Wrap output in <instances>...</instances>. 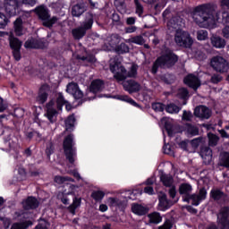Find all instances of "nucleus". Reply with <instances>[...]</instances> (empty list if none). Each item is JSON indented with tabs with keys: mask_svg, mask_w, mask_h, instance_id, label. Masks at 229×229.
<instances>
[{
	"mask_svg": "<svg viewBox=\"0 0 229 229\" xmlns=\"http://www.w3.org/2000/svg\"><path fill=\"white\" fill-rule=\"evenodd\" d=\"M217 6L215 4L208 3L198 5L191 11V18L199 28L208 29L216 22L220 24H229L228 12H216Z\"/></svg>",
	"mask_w": 229,
	"mask_h": 229,
	"instance_id": "1",
	"label": "nucleus"
},
{
	"mask_svg": "<svg viewBox=\"0 0 229 229\" xmlns=\"http://www.w3.org/2000/svg\"><path fill=\"white\" fill-rule=\"evenodd\" d=\"M179 60L180 56L174 53L172 48L164 47L163 49H161V55L157 57L156 61L153 63L151 73L156 75L158 69L171 70L176 65V63H178Z\"/></svg>",
	"mask_w": 229,
	"mask_h": 229,
	"instance_id": "2",
	"label": "nucleus"
},
{
	"mask_svg": "<svg viewBox=\"0 0 229 229\" xmlns=\"http://www.w3.org/2000/svg\"><path fill=\"white\" fill-rule=\"evenodd\" d=\"M55 182L57 184H64L63 190L61 192L57 193V200H61L64 205H69V196L74 194L77 189H79L78 185L72 184L71 182H74V179L69 176H55Z\"/></svg>",
	"mask_w": 229,
	"mask_h": 229,
	"instance_id": "3",
	"label": "nucleus"
},
{
	"mask_svg": "<svg viewBox=\"0 0 229 229\" xmlns=\"http://www.w3.org/2000/svg\"><path fill=\"white\" fill-rule=\"evenodd\" d=\"M75 145L73 134H68L64 137L63 143L64 155L66 157V161L72 165L74 164L76 157H78V149L74 147Z\"/></svg>",
	"mask_w": 229,
	"mask_h": 229,
	"instance_id": "4",
	"label": "nucleus"
},
{
	"mask_svg": "<svg viewBox=\"0 0 229 229\" xmlns=\"http://www.w3.org/2000/svg\"><path fill=\"white\" fill-rule=\"evenodd\" d=\"M35 15L38 16V20L42 21V26L47 29H51L56 22H58V17L49 14V9L46 5H38L34 9Z\"/></svg>",
	"mask_w": 229,
	"mask_h": 229,
	"instance_id": "5",
	"label": "nucleus"
},
{
	"mask_svg": "<svg viewBox=\"0 0 229 229\" xmlns=\"http://www.w3.org/2000/svg\"><path fill=\"white\" fill-rule=\"evenodd\" d=\"M210 67L217 73L224 74L227 73L229 71V63L226 59H225V57L216 55L211 57Z\"/></svg>",
	"mask_w": 229,
	"mask_h": 229,
	"instance_id": "6",
	"label": "nucleus"
},
{
	"mask_svg": "<svg viewBox=\"0 0 229 229\" xmlns=\"http://www.w3.org/2000/svg\"><path fill=\"white\" fill-rule=\"evenodd\" d=\"M94 19L93 16H89L86 21L82 22L81 26L72 30V35L74 40H81L87 34V30H90L93 28Z\"/></svg>",
	"mask_w": 229,
	"mask_h": 229,
	"instance_id": "7",
	"label": "nucleus"
},
{
	"mask_svg": "<svg viewBox=\"0 0 229 229\" xmlns=\"http://www.w3.org/2000/svg\"><path fill=\"white\" fill-rule=\"evenodd\" d=\"M174 40L178 47H182L183 48H191L193 45V40L190 33L184 30H176Z\"/></svg>",
	"mask_w": 229,
	"mask_h": 229,
	"instance_id": "8",
	"label": "nucleus"
},
{
	"mask_svg": "<svg viewBox=\"0 0 229 229\" xmlns=\"http://www.w3.org/2000/svg\"><path fill=\"white\" fill-rule=\"evenodd\" d=\"M9 47L12 49L13 58L14 61L19 62L21 60V47L22 41L20 40L18 38L14 37L13 34L9 35Z\"/></svg>",
	"mask_w": 229,
	"mask_h": 229,
	"instance_id": "9",
	"label": "nucleus"
},
{
	"mask_svg": "<svg viewBox=\"0 0 229 229\" xmlns=\"http://www.w3.org/2000/svg\"><path fill=\"white\" fill-rule=\"evenodd\" d=\"M4 12L10 17L20 15L22 13V4L19 0H4Z\"/></svg>",
	"mask_w": 229,
	"mask_h": 229,
	"instance_id": "10",
	"label": "nucleus"
},
{
	"mask_svg": "<svg viewBox=\"0 0 229 229\" xmlns=\"http://www.w3.org/2000/svg\"><path fill=\"white\" fill-rule=\"evenodd\" d=\"M217 225L220 229H229V207L224 206L218 211Z\"/></svg>",
	"mask_w": 229,
	"mask_h": 229,
	"instance_id": "11",
	"label": "nucleus"
},
{
	"mask_svg": "<svg viewBox=\"0 0 229 229\" xmlns=\"http://www.w3.org/2000/svg\"><path fill=\"white\" fill-rule=\"evenodd\" d=\"M51 90V88L48 84L44 83L39 87V89H38V96L36 98L37 103L38 105H44L48 100L49 91Z\"/></svg>",
	"mask_w": 229,
	"mask_h": 229,
	"instance_id": "12",
	"label": "nucleus"
},
{
	"mask_svg": "<svg viewBox=\"0 0 229 229\" xmlns=\"http://www.w3.org/2000/svg\"><path fill=\"white\" fill-rule=\"evenodd\" d=\"M25 49H46L47 42L45 40L30 38L24 43Z\"/></svg>",
	"mask_w": 229,
	"mask_h": 229,
	"instance_id": "13",
	"label": "nucleus"
},
{
	"mask_svg": "<svg viewBox=\"0 0 229 229\" xmlns=\"http://www.w3.org/2000/svg\"><path fill=\"white\" fill-rule=\"evenodd\" d=\"M66 92L72 94L76 100L83 98V91L79 88L78 82H69L66 86Z\"/></svg>",
	"mask_w": 229,
	"mask_h": 229,
	"instance_id": "14",
	"label": "nucleus"
},
{
	"mask_svg": "<svg viewBox=\"0 0 229 229\" xmlns=\"http://www.w3.org/2000/svg\"><path fill=\"white\" fill-rule=\"evenodd\" d=\"M21 205H22V208L25 211L36 210L39 207V201L36 197L29 196L27 197V199L22 200Z\"/></svg>",
	"mask_w": 229,
	"mask_h": 229,
	"instance_id": "15",
	"label": "nucleus"
},
{
	"mask_svg": "<svg viewBox=\"0 0 229 229\" xmlns=\"http://www.w3.org/2000/svg\"><path fill=\"white\" fill-rule=\"evenodd\" d=\"M193 115L200 119H208L212 116V111L206 106H199L195 107Z\"/></svg>",
	"mask_w": 229,
	"mask_h": 229,
	"instance_id": "16",
	"label": "nucleus"
},
{
	"mask_svg": "<svg viewBox=\"0 0 229 229\" xmlns=\"http://www.w3.org/2000/svg\"><path fill=\"white\" fill-rule=\"evenodd\" d=\"M183 83L193 90H197L200 87V80L193 74L186 75L183 78Z\"/></svg>",
	"mask_w": 229,
	"mask_h": 229,
	"instance_id": "17",
	"label": "nucleus"
},
{
	"mask_svg": "<svg viewBox=\"0 0 229 229\" xmlns=\"http://www.w3.org/2000/svg\"><path fill=\"white\" fill-rule=\"evenodd\" d=\"M124 90L129 94H133L140 91V84L134 80H127L123 84Z\"/></svg>",
	"mask_w": 229,
	"mask_h": 229,
	"instance_id": "18",
	"label": "nucleus"
},
{
	"mask_svg": "<svg viewBox=\"0 0 229 229\" xmlns=\"http://www.w3.org/2000/svg\"><path fill=\"white\" fill-rule=\"evenodd\" d=\"M210 199L215 201H223L225 202L227 199V194L218 188L213 189L210 191Z\"/></svg>",
	"mask_w": 229,
	"mask_h": 229,
	"instance_id": "19",
	"label": "nucleus"
},
{
	"mask_svg": "<svg viewBox=\"0 0 229 229\" xmlns=\"http://www.w3.org/2000/svg\"><path fill=\"white\" fill-rule=\"evenodd\" d=\"M182 21V18L179 16H173V18H171L170 21L166 22V26L168 27V29L181 30V28H182L183 24Z\"/></svg>",
	"mask_w": 229,
	"mask_h": 229,
	"instance_id": "20",
	"label": "nucleus"
},
{
	"mask_svg": "<svg viewBox=\"0 0 229 229\" xmlns=\"http://www.w3.org/2000/svg\"><path fill=\"white\" fill-rule=\"evenodd\" d=\"M106 98H112L113 99L120 100L131 104L136 108H140V106L129 96L116 95V96H106Z\"/></svg>",
	"mask_w": 229,
	"mask_h": 229,
	"instance_id": "21",
	"label": "nucleus"
},
{
	"mask_svg": "<svg viewBox=\"0 0 229 229\" xmlns=\"http://www.w3.org/2000/svg\"><path fill=\"white\" fill-rule=\"evenodd\" d=\"M131 213L138 216H144L148 215V208L140 204H131Z\"/></svg>",
	"mask_w": 229,
	"mask_h": 229,
	"instance_id": "22",
	"label": "nucleus"
},
{
	"mask_svg": "<svg viewBox=\"0 0 229 229\" xmlns=\"http://www.w3.org/2000/svg\"><path fill=\"white\" fill-rule=\"evenodd\" d=\"M218 167H224L226 168L229 171V152L228 151H223L220 153V156L218 157Z\"/></svg>",
	"mask_w": 229,
	"mask_h": 229,
	"instance_id": "23",
	"label": "nucleus"
},
{
	"mask_svg": "<svg viewBox=\"0 0 229 229\" xmlns=\"http://www.w3.org/2000/svg\"><path fill=\"white\" fill-rule=\"evenodd\" d=\"M103 86H104L103 80H99V79L94 80L93 81H91V84H89V92L93 94L102 92Z\"/></svg>",
	"mask_w": 229,
	"mask_h": 229,
	"instance_id": "24",
	"label": "nucleus"
},
{
	"mask_svg": "<svg viewBox=\"0 0 229 229\" xmlns=\"http://www.w3.org/2000/svg\"><path fill=\"white\" fill-rule=\"evenodd\" d=\"M69 196L73 197V202L67 207V210H69L70 214L75 215L76 209L81 205V198H77L75 192L73 194H70Z\"/></svg>",
	"mask_w": 229,
	"mask_h": 229,
	"instance_id": "25",
	"label": "nucleus"
},
{
	"mask_svg": "<svg viewBox=\"0 0 229 229\" xmlns=\"http://www.w3.org/2000/svg\"><path fill=\"white\" fill-rule=\"evenodd\" d=\"M54 102L56 105V110L59 111V112H62V110H63V108L65 105L71 104L69 101H67L64 98V96L62 92L57 93L56 98Z\"/></svg>",
	"mask_w": 229,
	"mask_h": 229,
	"instance_id": "26",
	"label": "nucleus"
},
{
	"mask_svg": "<svg viewBox=\"0 0 229 229\" xmlns=\"http://www.w3.org/2000/svg\"><path fill=\"white\" fill-rule=\"evenodd\" d=\"M159 210L165 212L171 208V201L167 199V195H163L158 199Z\"/></svg>",
	"mask_w": 229,
	"mask_h": 229,
	"instance_id": "27",
	"label": "nucleus"
},
{
	"mask_svg": "<svg viewBox=\"0 0 229 229\" xmlns=\"http://www.w3.org/2000/svg\"><path fill=\"white\" fill-rule=\"evenodd\" d=\"M59 111L57 109L45 110V117L49 121L50 124L56 123V118L58 117Z\"/></svg>",
	"mask_w": 229,
	"mask_h": 229,
	"instance_id": "28",
	"label": "nucleus"
},
{
	"mask_svg": "<svg viewBox=\"0 0 229 229\" xmlns=\"http://www.w3.org/2000/svg\"><path fill=\"white\" fill-rule=\"evenodd\" d=\"M210 40H211V46H213V47L215 48L221 49V48H225V40L221 37L212 36Z\"/></svg>",
	"mask_w": 229,
	"mask_h": 229,
	"instance_id": "29",
	"label": "nucleus"
},
{
	"mask_svg": "<svg viewBox=\"0 0 229 229\" xmlns=\"http://www.w3.org/2000/svg\"><path fill=\"white\" fill-rule=\"evenodd\" d=\"M147 217H148V224L150 225H158L163 221V217L160 213L157 211L147 215Z\"/></svg>",
	"mask_w": 229,
	"mask_h": 229,
	"instance_id": "30",
	"label": "nucleus"
},
{
	"mask_svg": "<svg viewBox=\"0 0 229 229\" xmlns=\"http://www.w3.org/2000/svg\"><path fill=\"white\" fill-rule=\"evenodd\" d=\"M13 27L14 28V34H16V37H21L23 35L22 33V19L21 16L16 19L14 22H13Z\"/></svg>",
	"mask_w": 229,
	"mask_h": 229,
	"instance_id": "31",
	"label": "nucleus"
},
{
	"mask_svg": "<svg viewBox=\"0 0 229 229\" xmlns=\"http://www.w3.org/2000/svg\"><path fill=\"white\" fill-rule=\"evenodd\" d=\"M84 12H86V8H84L83 4H78L72 7V16L73 17H81V15H83Z\"/></svg>",
	"mask_w": 229,
	"mask_h": 229,
	"instance_id": "32",
	"label": "nucleus"
},
{
	"mask_svg": "<svg viewBox=\"0 0 229 229\" xmlns=\"http://www.w3.org/2000/svg\"><path fill=\"white\" fill-rule=\"evenodd\" d=\"M108 202L110 207H117L118 208L124 209L125 208V201L121 200L115 197H109Z\"/></svg>",
	"mask_w": 229,
	"mask_h": 229,
	"instance_id": "33",
	"label": "nucleus"
},
{
	"mask_svg": "<svg viewBox=\"0 0 229 229\" xmlns=\"http://www.w3.org/2000/svg\"><path fill=\"white\" fill-rule=\"evenodd\" d=\"M179 195H191L192 192V185L188 182H182L179 185Z\"/></svg>",
	"mask_w": 229,
	"mask_h": 229,
	"instance_id": "34",
	"label": "nucleus"
},
{
	"mask_svg": "<svg viewBox=\"0 0 229 229\" xmlns=\"http://www.w3.org/2000/svg\"><path fill=\"white\" fill-rule=\"evenodd\" d=\"M159 80L163 81L165 85H173L175 81V76L171 73H165L159 76Z\"/></svg>",
	"mask_w": 229,
	"mask_h": 229,
	"instance_id": "35",
	"label": "nucleus"
},
{
	"mask_svg": "<svg viewBox=\"0 0 229 229\" xmlns=\"http://www.w3.org/2000/svg\"><path fill=\"white\" fill-rule=\"evenodd\" d=\"M159 181L163 182V185L165 186L166 188H172L174 186V179L172 176H168L163 174H161V176H159Z\"/></svg>",
	"mask_w": 229,
	"mask_h": 229,
	"instance_id": "36",
	"label": "nucleus"
},
{
	"mask_svg": "<svg viewBox=\"0 0 229 229\" xmlns=\"http://www.w3.org/2000/svg\"><path fill=\"white\" fill-rule=\"evenodd\" d=\"M186 132L188 135H191V137H195L199 135V128L196 127L195 125H192L191 123H186Z\"/></svg>",
	"mask_w": 229,
	"mask_h": 229,
	"instance_id": "37",
	"label": "nucleus"
},
{
	"mask_svg": "<svg viewBox=\"0 0 229 229\" xmlns=\"http://www.w3.org/2000/svg\"><path fill=\"white\" fill-rule=\"evenodd\" d=\"M32 222L31 221H24L21 223H14L12 225V227L10 229H29L30 226H31Z\"/></svg>",
	"mask_w": 229,
	"mask_h": 229,
	"instance_id": "38",
	"label": "nucleus"
},
{
	"mask_svg": "<svg viewBox=\"0 0 229 229\" xmlns=\"http://www.w3.org/2000/svg\"><path fill=\"white\" fill-rule=\"evenodd\" d=\"M114 53L118 55H125L129 53V47L126 43H121L114 47Z\"/></svg>",
	"mask_w": 229,
	"mask_h": 229,
	"instance_id": "39",
	"label": "nucleus"
},
{
	"mask_svg": "<svg viewBox=\"0 0 229 229\" xmlns=\"http://www.w3.org/2000/svg\"><path fill=\"white\" fill-rule=\"evenodd\" d=\"M106 197V192L103 191H93L91 192V199H93L96 202L103 201V199Z\"/></svg>",
	"mask_w": 229,
	"mask_h": 229,
	"instance_id": "40",
	"label": "nucleus"
},
{
	"mask_svg": "<svg viewBox=\"0 0 229 229\" xmlns=\"http://www.w3.org/2000/svg\"><path fill=\"white\" fill-rule=\"evenodd\" d=\"M208 139L209 147L217 146L218 140H220V138L217 135L213 134L212 132L208 133Z\"/></svg>",
	"mask_w": 229,
	"mask_h": 229,
	"instance_id": "41",
	"label": "nucleus"
},
{
	"mask_svg": "<svg viewBox=\"0 0 229 229\" xmlns=\"http://www.w3.org/2000/svg\"><path fill=\"white\" fill-rule=\"evenodd\" d=\"M165 110L168 114H178L181 111L180 106H176L175 104H168L165 106Z\"/></svg>",
	"mask_w": 229,
	"mask_h": 229,
	"instance_id": "42",
	"label": "nucleus"
},
{
	"mask_svg": "<svg viewBox=\"0 0 229 229\" xmlns=\"http://www.w3.org/2000/svg\"><path fill=\"white\" fill-rule=\"evenodd\" d=\"M74 123H76V118L74 117V114H70L69 116H67L66 121H64L66 130H71L74 128Z\"/></svg>",
	"mask_w": 229,
	"mask_h": 229,
	"instance_id": "43",
	"label": "nucleus"
},
{
	"mask_svg": "<svg viewBox=\"0 0 229 229\" xmlns=\"http://www.w3.org/2000/svg\"><path fill=\"white\" fill-rule=\"evenodd\" d=\"M177 97L179 99H183V101L188 100V98H190V91H188L187 89L182 88L179 89Z\"/></svg>",
	"mask_w": 229,
	"mask_h": 229,
	"instance_id": "44",
	"label": "nucleus"
},
{
	"mask_svg": "<svg viewBox=\"0 0 229 229\" xmlns=\"http://www.w3.org/2000/svg\"><path fill=\"white\" fill-rule=\"evenodd\" d=\"M134 6L136 8V14H138L139 17H141V15H143L144 13V8L143 5H141L140 1L134 0Z\"/></svg>",
	"mask_w": 229,
	"mask_h": 229,
	"instance_id": "45",
	"label": "nucleus"
},
{
	"mask_svg": "<svg viewBox=\"0 0 229 229\" xmlns=\"http://www.w3.org/2000/svg\"><path fill=\"white\" fill-rule=\"evenodd\" d=\"M136 76H138V65L133 64L131 70L127 72V78H136Z\"/></svg>",
	"mask_w": 229,
	"mask_h": 229,
	"instance_id": "46",
	"label": "nucleus"
},
{
	"mask_svg": "<svg viewBox=\"0 0 229 229\" xmlns=\"http://www.w3.org/2000/svg\"><path fill=\"white\" fill-rule=\"evenodd\" d=\"M164 129H165L168 137L174 136V125L170 122H165L164 123Z\"/></svg>",
	"mask_w": 229,
	"mask_h": 229,
	"instance_id": "47",
	"label": "nucleus"
},
{
	"mask_svg": "<svg viewBox=\"0 0 229 229\" xmlns=\"http://www.w3.org/2000/svg\"><path fill=\"white\" fill-rule=\"evenodd\" d=\"M9 22V19L4 13H0V30H4L7 23Z\"/></svg>",
	"mask_w": 229,
	"mask_h": 229,
	"instance_id": "48",
	"label": "nucleus"
},
{
	"mask_svg": "<svg viewBox=\"0 0 229 229\" xmlns=\"http://www.w3.org/2000/svg\"><path fill=\"white\" fill-rule=\"evenodd\" d=\"M206 198L196 197L195 195H191V206L199 207Z\"/></svg>",
	"mask_w": 229,
	"mask_h": 229,
	"instance_id": "49",
	"label": "nucleus"
},
{
	"mask_svg": "<svg viewBox=\"0 0 229 229\" xmlns=\"http://www.w3.org/2000/svg\"><path fill=\"white\" fill-rule=\"evenodd\" d=\"M165 106L162 103H153L151 104V108L154 110V112H164Z\"/></svg>",
	"mask_w": 229,
	"mask_h": 229,
	"instance_id": "50",
	"label": "nucleus"
},
{
	"mask_svg": "<svg viewBox=\"0 0 229 229\" xmlns=\"http://www.w3.org/2000/svg\"><path fill=\"white\" fill-rule=\"evenodd\" d=\"M223 81V77L218 74V73H214L213 75H211L210 78V83L214 84V85H217L218 83H220Z\"/></svg>",
	"mask_w": 229,
	"mask_h": 229,
	"instance_id": "51",
	"label": "nucleus"
},
{
	"mask_svg": "<svg viewBox=\"0 0 229 229\" xmlns=\"http://www.w3.org/2000/svg\"><path fill=\"white\" fill-rule=\"evenodd\" d=\"M121 67H123L121 65V63L118 61H114L113 64L109 65V71H111L112 73H115L116 71H119Z\"/></svg>",
	"mask_w": 229,
	"mask_h": 229,
	"instance_id": "52",
	"label": "nucleus"
},
{
	"mask_svg": "<svg viewBox=\"0 0 229 229\" xmlns=\"http://www.w3.org/2000/svg\"><path fill=\"white\" fill-rule=\"evenodd\" d=\"M174 224L171 219L166 218L165 221H164L163 225H159L158 229H173Z\"/></svg>",
	"mask_w": 229,
	"mask_h": 229,
	"instance_id": "53",
	"label": "nucleus"
},
{
	"mask_svg": "<svg viewBox=\"0 0 229 229\" xmlns=\"http://www.w3.org/2000/svg\"><path fill=\"white\" fill-rule=\"evenodd\" d=\"M112 22H114L115 26L123 25V22L121 21V17L117 13H112Z\"/></svg>",
	"mask_w": 229,
	"mask_h": 229,
	"instance_id": "54",
	"label": "nucleus"
},
{
	"mask_svg": "<svg viewBox=\"0 0 229 229\" xmlns=\"http://www.w3.org/2000/svg\"><path fill=\"white\" fill-rule=\"evenodd\" d=\"M203 142V138L202 137H199V138H196V139H193L191 140V148H199L200 144H202Z\"/></svg>",
	"mask_w": 229,
	"mask_h": 229,
	"instance_id": "55",
	"label": "nucleus"
},
{
	"mask_svg": "<svg viewBox=\"0 0 229 229\" xmlns=\"http://www.w3.org/2000/svg\"><path fill=\"white\" fill-rule=\"evenodd\" d=\"M193 118L192 113L191 111H183L182 114V121H186V122H191Z\"/></svg>",
	"mask_w": 229,
	"mask_h": 229,
	"instance_id": "56",
	"label": "nucleus"
},
{
	"mask_svg": "<svg viewBox=\"0 0 229 229\" xmlns=\"http://www.w3.org/2000/svg\"><path fill=\"white\" fill-rule=\"evenodd\" d=\"M131 42L136 45H143L144 44V39L143 37L141 36H135L131 38Z\"/></svg>",
	"mask_w": 229,
	"mask_h": 229,
	"instance_id": "57",
	"label": "nucleus"
},
{
	"mask_svg": "<svg viewBox=\"0 0 229 229\" xmlns=\"http://www.w3.org/2000/svg\"><path fill=\"white\" fill-rule=\"evenodd\" d=\"M208 39V31L206 30H199L198 31V40L203 41Z\"/></svg>",
	"mask_w": 229,
	"mask_h": 229,
	"instance_id": "58",
	"label": "nucleus"
},
{
	"mask_svg": "<svg viewBox=\"0 0 229 229\" xmlns=\"http://www.w3.org/2000/svg\"><path fill=\"white\" fill-rule=\"evenodd\" d=\"M112 73H114V80L118 81H125L126 76L123 73H121L120 72H114Z\"/></svg>",
	"mask_w": 229,
	"mask_h": 229,
	"instance_id": "59",
	"label": "nucleus"
},
{
	"mask_svg": "<svg viewBox=\"0 0 229 229\" xmlns=\"http://www.w3.org/2000/svg\"><path fill=\"white\" fill-rule=\"evenodd\" d=\"M191 196H196L198 198L206 199L208 196V191H206L205 188H200V190H199V194H191Z\"/></svg>",
	"mask_w": 229,
	"mask_h": 229,
	"instance_id": "60",
	"label": "nucleus"
},
{
	"mask_svg": "<svg viewBox=\"0 0 229 229\" xmlns=\"http://www.w3.org/2000/svg\"><path fill=\"white\" fill-rule=\"evenodd\" d=\"M12 127L7 126V128H9L10 130H12L13 131L15 132H20V123L18 121H12Z\"/></svg>",
	"mask_w": 229,
	"mask_h": 229,
	"instance_id": "61",
	"label": "nucleus"
},
{
	"mask_svg": "<svg viewBox=\"0 0 229 229\" xmlns=\"http://www.w3.org/2000/svg\"><path fill=\"white\" fill-rule=\"evenodd\" d=\"M201 155L212 157V149L209 147L201 148Z\"/></svg>",
	"mask_w": 229,
	"mask_h": 229,
	"instance_id": "62",
	"label": "nucleus"
},
{
	"mask_svg": "<svg viewBox=\"0 0 229 229\" xmlns=\"http://www.w3.org/2000/svg\"><path fill=\"white\" fill-rule=\"evenodd\" d=\"M19 1L20 4L22 5H30V6H34L36 5V0H17Z\"/></svg>",
	"mask_w": 229,
	"mask_h": 229,
	"instance_id": "63",
	"label": "nucleus"
},
{
	"mask_svg": "<svg viewBox=\"0 0 229 229\" xmlns=\"http://www.w3.org/2000/svg\"><path fill=\"white\" fill-rule=\"evenodd\" d=\"M86 62L89 64H96L97 63L96 55H87Z\"/></svg>",
	"mask_w": 229,
	"mask_h": 229,
	"instance_id": "64",
	"label": "nucleus"
}]
</instances>
